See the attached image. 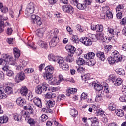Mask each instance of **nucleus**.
Listing matches in <instances>:
<instances>
[{
  "instance_id": "nucleus-25",
  "label": "nucleus",
  "mask_w": 126,
  "mask_h": 126,
  "mask_svg": "<svg viewBox=\"0 0 126 126\" xmlns=\"http://www.w3.org/2000/svg\"><path fill=\"white\" fill-rule=\"evenodd\" d=\"M16 104L18 105V106H19V107H23V106H24L25 102H24V100L20 97L17 99Z\"/></svg>"
},
{
  "instance_id": "nucleus-19",
  "label": "nucleus",
  "mask_w": 126,
  "mask_h": 126,
  "mask_svg": "<svg viewBox=\"0 0 126 126\" xmlns=\"http://www.w3.org/2000/svg\"><path fill=\"white\" fill-rule=\"evenodd\" d=\"M33 103L35 106L39 107V108H41V107H42V101L41 99L37 96L34 97Z\"/></svg>"
},
{
  "instance_id": "nucleus-61",
  "label": "nucleus",
  "mask_w": 126,
  "mask_h": 126,
  "mask_svg": "<svg viewBox=\"0 0 126 126\" xmlns=\"http://www.w3.org/2000/svg\"><path fill=\"white\" fill-rule=\"evenodd\" d=\"M85 69L84 68L82 67H79L77 69V71L79 73H83V72H84L85 71Z\"/></svg>"
},
{
  "instance_id": "nucleus-47",
  "label": "nucleus",
  "mask_w": 126,
  "mask_h": 126,
  "mask_svg": "<svg viewBox=\"0 0 126 126\" xmlns=\"http://www.w3.org/2000/svg\"><path fill=\"white\" fill-rule=\"evenodd\" d=\"M118 74H119V75H125V70H124V69L122 68H119L117 70V71Z\"/></svg>"
},
{
  "instance_id": "nucleus-55",
  "label": "nucleus",
  "mask_w": 126,
  "mask_h": 126,
  "mask_svg": "<svg viewBox=\"0 0 126 126\" xmlns=\"http://www.w3.org/2000/svg\"><path fill=\"white\" fill-rule=\"evenodd\" d=\"M89 76H90V75L89 74H86L85 75H84L83 76H81V77L83 80L86 81L89 79Z\"/></svg>"
},
{
  "instance_id": "nucleus-60",
  "label": "nucleus",
  "mask_w": 126,
  "mask_h": 126,
  "mask_svg": "<svg viewBox=\"0 0 126 126\" xmlns=\"http://www.w3.org/2000/svg\"><path fill=\"white\" fill-rule=\"evenodd\" d=\"M120 101L121 102H126V95H122L119 98Z\"/></svg>"
},
{
  "instance_id": "nucleus-64",
  "label": "nucleus",
  "mask_w": 126,
  "mask_h": 126,
  "mask_svg": "<svg viewBox=\"0 0 126 126\" xmlns=\"http://www.w3.org/2000/svg\"><path fill=\"white\" fill-rule=\"evenodd\" d=\"M116 9V11H121V9H124V5H123V4H119Z\"/></svg>"
},
{
  "instance_id": "nucleus-54",
  "label": "nucleus",
  "mask_w": 126,
  "mask_h": 126,
  "mask_svg": "<svg viewBox=\"0 0 126 126\" xmlns=\"http://www.w3.org/2000/svg\"><path fill=\"white\" fill-rule=\"evenodd\" d=\"M92 3V0H85V6L87 7L88 5H91Z\"/></svg>"
},
{
  "instance_id": "nucleus-48",
  "label": "nucleus",
  "mask_w": 126,
  "mask_h": 126,
  "mask_svg": "<svg viewBox=\"0 0 126 126\" xmlns=\"http://www.w3.org/2000/svg\"><path fill=\"white\" fill-rule=\"evenodd\" d=\"M102 94H98L96 95L95 100L96 102H100V101H102Z\"/></svg>"
},
{
  "instance_id": "nucleus-13",
  "label": "nucleus",
  "mask_w": 126,
  "mask_h": 126,
  "mask_svg": "<svg viewBox=\"0 0 126 126\" xmlns=\"http://www.w3.org/2000/svg\"><path fill=\"white\" fill-rule=\"evenodd\" d=\"M25 74L23 72H21L19 74H17V83H19V82H21V81H23L24 79H25Z\"/></svg>"
},
{
  "instance_id": "nucleus-49",
  "label": "nucleus",
  "mask_w": 126,
  "mask_h": 126,
  "mask_svg": "<svg viewBox=\"0 0 126 126\" xmlns=\"http://www.w3.org/2000/svg\"><path fill=\"white\" fill-rule=\"evenodd\" d=\"M76 30H77V31H78L80 33H82V32L84 31V30L83 29V27H81V26L79 25H77L76 26Z\"/></svg>"
},
{
  "instance_id": "nucleus-15",
  "label": "nucleus",
  "mask_w": 126,
  "mask_h": 126,
  "mask_svg": "<svg viewBox=\"0 0 126 126\" xmlns=\"http://www.w3.org/2000/svg\"><path fill=\"white\" fill-rule=\"evenodd\" d=\"M65 48L67 51H69L68 54L70 55H73V54H74V52L76 51V48L74 47L73 46L70 45L66 46Z\"/></svg>"
},
{
  "instance_id": "nucleus-62",
  "label": "nucleus",
  "mask_w": 126,
  "mask_h": 126,
  "mask_svg": "<svg viewBox=\"0 0 126 126\" xmlns=\"http://www.w3.org/2000/svg\"><path fill=\"white\" fill-rule=\"evenodd\" d=\"M88 95L86 94L85 93H83L81 96V100H85V99H87Z\"/></svg>"
},
{
  "instance_id": "nucleus-26",
  "label": "nucleus",
  "mask_w": 126,
  "mask_h": 126,
  "mask_svg": "<svg viewBox=\"0 0 126 126\" xmlns=\"http://www.w3.org/2000/svg\"><path fill=\"white\" fill-rule=\"evenodd\" d=\"M48 57L49 61L50 62H54L56 63L57 60H58V56H56L54 54H49Z\"/></svg>"
},
{
  "instance_id": "nucleus-21",
  "label": "nucleus",
  "mask_w": 126,
  "mask_h": 126,
  "mask_svg": "<svg viewBox=\"0 0 126 126\" xmlns=\"http://www.w3.org/2000/svg\"><path fill=\"white\" fill-rule=\"evenodd\" d=\"M77 92V89H75V88H70L69 89L66 90V95L69 97L70 96V94H74V93H76Z\"/></svg>"
},
{
  "instance_id": "nucleus-29",
  "label": "nucleus",
  "mask_w": 126,
  "mask_h": 126,
  "mask_svg": "<svg viewBox=\"0 0 126 126\" xmlns=\"http://www.w3.org/2000/svg\"><path fill=\"white\" fill-rule=\"evenodd\" d=\"M37 44L40 47H41V48H44V49H47V48H48V45L46 42L43 41V40H38Z\"/></svg>"
},
{
  "instance_id": "nucleus-11",
  "label": "nucleus",
  "mask_w": 126,
  "mask_h": 126,
  "mask_svg": "<svg viewBox=\"0 0 126 126\" xmlns=\"http://www.w3.org/2000/svg\"><path fill=\"white\" fill-rule=\"evenodd\" d=\"M59 37H58V36L54 35L49 43L50 46L51 47H56V46H57V44L59 43Z\"/></svg>"
},
{
  "instance_id": "nucleus-8",
  "label": "nucleus",
  "mask_w": 126,
  "mask_h": 126,
  "mask_svg": "<svg viewBox=\"0 0 126 126\" xmlns=\"http://www.w3.org/2000/svg\"><path fill=\"white\" fill-rule=\"evenodd\" d=\"M34 104H29V105L24 106V110H27V112L29 115H33V114H34Z\"/></svg>"
},
{
  "instance_id": "nucleus-4",
  "label": "nucleus",
  "mask_w": 126,
  "mask_h": 126,
  "mask_svg": "<svg viewBox=\"0 0 126 126\" xmlns=\"http://www.w3.org/2000/svg\"><path fill=\"white\" fill-rule=\"evenodd\" d=\"M43 78L45 80H47L51 85H56V84L58 83V82H57V79H56L53 75L46 76L45 77H43Z\"/></svg>"
},
{
  "instance_id": "nucleus-5",
  "label": "nucleus",
  "mask_w": 126,
  "mask_h": 126,
  "mask_svg": "<svg viewBox=\"0 0 126 126\" xmlns=\"http://www.w3.org/2000/svg\"><path fill=\"white\" fill-rule=\"evenodd\" d=\"M45 69L46 71L42 75L43 77L49 76V75H53V72H54V66L50 65L46 66Z\"/></svg>"
},
{
  "instance_id": "nucleus-36",
  "label": "nucleus",
  "mask_w": 126,
  "mask_h": 126,
  "mask_svg": "<svg viewBox=\"0 0 126 126\" xmlns=\"http://www.w3.org/2000/svg\"><path fill=\"white\" fill-rule=\"evenodd\" d=\"M70 115H72L73 118H75V117H77L78 112L74 109H71L70 111Z\"/></svg>"
},
{
  "instance_id": "nucleus-3",
  "label": "nucleus",
  "mask_w": 126,
  "mask_h": 126,
  "mask_svg": "<svg viewBox=\"0 0 126 126\" xmlns=\"http://www.w3.org/2000/svg\"><path fill=\"white\" fill-rule=\"evenodd\" d=\"M34 10H35L34 3H33V2H30L27 5L25 10V14H26L27 16H30L32 13H34Z\"/></svg>"
},
{
  "instance_id": "nucleus-16",
  "label": "nucleus",
  "mask_w": 126,
  "mask_h": 126,
  "mask_svg": "<svg viewBox=\"0 0 126 126\" xmlns=\"http://www.w3.org/2000/svg\"><path fill=\"white\" fill-rule=\"evenodd\" d=\"M95 56L97 58H98L101 61L104 62L105 60H106V56H105V54H104V52L101 51H97L95 53Z\"/></svg>"
},
{
  "instance_id": "nucleus-56",
  "label": "nucleus",
  "mask_w": 126,
  "mask_h": 126,
  "mask_svg": "<svg viewBox=\"0 0 126 126\" xmlns=\"http://www.w3.org/2000/svg\"><path fill=\"white\" fill-rule=\"evenodd\" d=\"M28 112H26L25 110H22L21 111V115L24 117V118H27L28 116Z\"/></svg>"
},
{
  "instance_id": "nucleus-34",
  "label": "nucleus",
  "mask_w": 126,
  "mask_h": 126,
  "mask_svg": "<svg viewBox=\"0 0 126 126\" xmlns=\"http://www.w3.org/2000/svg\"><path fill=\"white\" fill-rule=\"evenodd\" d=\"M64 99H65V96L64 94H59L57 97L56 102V103H60L62 100H64Z\"/></svg>"
},
{
  "instance_id": "nucleus-17",
  "label": "nucleus",
  "mask_w": 126,
  "mask_h": 126,
  "mask_svg": "<svg viewBox=\"0 0 126 126\" xmlns=\"http://www.w3.org/2000/svg\"><path fill=\"white\" fill-rule=\"evenodd\" d=\"M2 69L4 70V71H6L8 76H12L13 71L11 70H9V66L7 65H4V66L2 68Z\"/></svg>"
},
{
  "instance_id": "nucleus-12",
  "label": "nucleus",
  "mask_w": 126,
  "mask_h": 126,
  "mask_svg": "<svg viewBox=\"0 0 126 126\" xmlns=\"http://www.w3.org/2000/svg\"><path fill=\"white\" fill-rule=\"evenodd\" d=\"M17 64L18 65V69L19 70H22L23 69V66H26L27 65V62L25 61L20 60L17 61ZM23 65V66L21 65Z\"/></svg>"
},
{
  "instance_id": "nucleus-6",
  "label": "nucleus",
  "mask_w": 126,
  "mask_h": 126,
  "mask_svg": "<svg viewBox=\"0 0 126 126\" xmlns=\"http://www.w3.org/2000/svg\"><path fill=\"white\" fill-rule=\"evenodd\" d=\"M3 62H5V65H8V64L12 62L13 63V57L12 56L8 55V54H4L3 55Z\"/></svg>"
},
{
  "instance_id": "nucleus-43",
  "label": "nucleus",
  "mask_w": 126,
  "mask_h": 126,
  "mask_svg": "<svg viewBox=\"0 0 126 126\" xmlns=\"http://www.w3.org/2000/svg\"><path fill=\"white\" fill-rule=\"evenodd\" d=\"M12 93V88L10 87H6L5 89V93H7V94H11Z\"/></svg>"
},
{
  "instance_id": "nucleus-58",
  "label": "nucleus",
  "mask_w": 126,
  "mask_h": 126,
  "mask_svg": "<svg viewBox=\"0 0 126 126\" xmlns=\"http://www.w3.org/2000/svg\"><path fill=\"white\" fill-rule=\"evenodd\" d=\"M36 24L39 26L42 25V21H41V18L40 17L37 16V19L36 20Z\"/></svg>"
},
{
  "instance_id": "nucleus-35",
  "label": "nucleus",
  "mask_w": 126,
  "mask_h": 126,
  "mask_svg": "<svg viewBox=\"0 0 126 126\" xmlns=\"http://www.w3.org/2000/svg\"><path fill=\"white\" fill-rule=\"evenodd\" d=\"M56 63H58L60 65V66L62 65V64H63V63H64V60L63 57H60L58 56V59L56 60Z\"/></svg>"
},
{
  "instance_id": "nucleus-22",
  "label": "nucleus",
  "mask_w": 126,
  "mask_h": 126,
  "mask_svg": "<svg viewBox=\"0 0 126 126\" xmlns=\"http://www.w3.org/2000/svg\"><path fill=\"white\" fill-rule=\"evenodd\" d=\"M91 122L92 123V126H99V120L95 117H93L91 118Z\"/></svg>"
},
{
  "instance_id": "nucleus-41",
  "label": "nucleus",
  "mask_w": 126,
  "mask_h": 126,
  "mask_svg": "<svg viewBox=\"0 0 126 126\" xmlns=\"http://www.w3.org/2000/svg\"><path fill=\"white\" fill-rule=\"evenodd\" d=\"M27 96L28 97V100L29 101H32V100H34V96H33V94H32V92H29V93L27 94Z\"/></svg>"
},
{
  "instance_id": "nucleus-40",
  "label": "nucleus",
  "mask_w": 126,
  "mask_h": 126,
  "mask_svg": "<svg viewBox=\"0 0 126 126\" xmlns=\"http://www.w3.org/2000/svg\"><path fill=\"white\" fill-rule=\"evenodd\" d=\"M109 109L111 111H115V110H116V109H117V107L116 106V104H115V103H114L113 102L111 103L109 105Z\"/></svg>"
},
{
  "instance_id": "nucleus-9",
  "label": "nucleus",
  "mask_w": 126,
  "mask_h": 126,
  "mask_svg": "<svg viewBox=\"0 0 126 126\" xmlns=\"http://www.w3.org/2000/svg\"><path fill=\"white\" fill-rule=\"evenodd\" d=\"M91 29L93 31H95L96 30V32H102L103 30H104V27L102 25H92L91 27Z\"/></svg>"
},
{
  "instance_id": "nucleus-45",
  "label": "nucleus",
  "mask_w": 126,
  "mask_h": 126,
  "mask_svg": "<svg viewBox=\"0 0 126 126\" xmlns=\"http://www.w3.org/2000/svg\"><path fill=\"white\" fill-rule=\"evenodd\" d=\"M30 126H35V120L32 118H30L28 121Z\"/></svg>"
},
{
  "instance_id": "nucleus-59",
  "label": "nucleus",
  "mask_w": 126,
  "mask_h": 126,
  "mask_svg": "<svg viewBox=\"0 0 126 126\" xmlns=\"http://www.w3.org/2000/svg\"><path fill=\"white\" fill-rule=\"evenodd\" d=\"M112 48L113 46L112 45H106L105 46V51L108 53L109 51H111V50H112Z\"/></svg>"
},
{
  "instance_id": "nucleus-44",
  "label": "nucleus",
  "mask_w": 126,
  "mask_h": 126,
  "mask_svg": "<svg viewBox=\"0 0 126 126\" xmlns=\"http://www.w3.org/2000/svg\"><path fill=\"white\" fill-rule=\"evenodd\" d=\"M116 79H117V77L114 74H111L108 77V80H109V81L112 80L113 83L115 82Z\"/></svg>"
},
{
  "instance_id": "nucleus-37",
  "label": "nucleus",
  "mask_w": 126,
  "mask_h": 126,
  "mask_svg": "<svg viewBox=\"0 0 126 126\" xmlns=\"http://www.w3.org/2000/svg\"><path fill=\"white\" fill-rule=\"evenodd\" d=\"M97 40H103L104 39V33L102 32H100L96 34Z\"/></svg>"
},
{
  "instance_id": "nucleus-50",
  "label": "nucleus",
  "mask_w": 126,
  "mask_h": 126,
  "mask_svg": "<svg viewBox=\"0 0 126 126\" xmlns=\"http://www.w3.org/2000/svg\"><path fill=\"white\" fill-rule=\"evenodd\" d=\"M7 97V95L3 93H2V91L0 90V99H5Z\"/></svg>"
},
{
  "instance_id": "nucleus-38",
  "label": "nucleus",
  "mask_w": 126,
  "mask_h": 126,
  "mask_svg": "<svg viewBox=\"0 0 126 126\" xmlns=\"http://www.w3.org/2000/svg\"><path fill=\"white\" fill-rule=\"evenodd\" d=\"M107 61L109 64H114L115 63H117V60H115L114 58H112V56L107 59Z\"/></svg>"
},
{
  "instance_id": "nucleus-30",
  "label": "nucleus",
  "mask_w": 126,
  "mask_h": 126,
  "mask_svg": "<svg viewBox=\"0 0 126 126\" xmlns=\"http://www.w3.org/2000/svg\"><path fill=\"white\" fill-rule=\"evenodd\" d=\"M76 63H77L78 65H82L85 63V61L81 58H77L76 60Z\"/></svg>"
},
{
  "instance_id": "nucleus-42",
  "label": "nucleus",
  "mask_w": 126,
  "mask_h": 126,
  "mask_svg": "<svg viewBox=\"0 0 126 126\" xmlns=\"http://www.w3.org/2000/svg\"><path fill=\"white\" fill-rule=\"evenodd\" d=\"M60 31L58 29H54L51 31V36H57Z\"/></svg>"
},
{
  "instance_id": "nucleus-10",
  "label": "nucleus",
  "mask_w": 126,
  "mask_h": 126,
  "mask_svg": "<svg viewBox=\"0 0 126 126\" xmlns=\"http://www.w3.org/2000/svg\"><path fill=\"white\" fill-rule=\"evenodd\" d=\"M80 41L85 46H91L92 45V41L87 37H81Z\"/></svg>"
},
{
  "instance_id": "nucleus-57",
  "label": "nucleus",
  "mask_w": 126,
  "mask_h": 126,
  "mask_svg": "<svg viewBox=\"0 0 126 126\" xmlns=\"http://www.w3.org/2000/svg\"><path fill=\"white\" fill-rule=\"evenodd\" d=\"M31 18L32 21V23H35L37 20V16H36V15H32Z\"/></svg>"
},
{
  "instance_id": "nucleus-32",
  "label": "nucleus",
  "mask_w": 126,
  "mask_h": 126,
  "mask_svg": "<svg viewBox=\"0 0 126 126\" xmlns=\"http://www.w3.org/2000/svg\"><path fill=\"white\" fill-rule=\"evenodd\" d=\"M114 83L115 86H120V85H121L122 83H123V80L121 78H116Z\"/></svg>"
},
{
  "instance_id": "nucleus-23",
  "label": "nucleus",
  "mask_w": 126,
  "mask_h": 126,
  "mask_svg": "<svg viewBox=\"0 0 126 126\" xmlns=\"http://www.w3.org/2000/svg\"><path fill=\"white\" fill-rule=\"evenodd\" d=\"M85 58L87 60H91L95 58V53L93 52H89V53L85 55Z\"/></svg>"
},
{
  "instance_id": "nucleus-24",
  "label": "nucleus",
  "mask_w": 126,
  "mask_h": 126,
  "mask_svg": "<svg viewBox=\"0 0 126 126\" xmlns=\"http://www.w3.org/2000/svg\"><path fill=\"white\" fill-rule=\"evenodd\" d=\"M93 85L94 86V88L96 91H101L103 89V86L98 83H94Z\"/></svg>"
},
{
  "instance_id": "nucleus-18",
  "label": "nucleus",
  "mask_w": 126,
  "mask_h": 126,
  "mask_svg": "<svg viewBox=\"0 0 126 126\" xmlns=\"http://www.w3.org/2000/svg\"><path fill=\"white\" fill-rule=\"evenodd\" d=\"M62 9L64 12H67L68 13L72 11L73 8L70 5H66L62 6Z\"/></svg>"
},
{
  "instance_id": "nucleus-63",
  "label": "nucleus",
  "mask_w": 126,
  "mask_h": 126,
  "mask_svg": "<svg viewBox=\"0 0 126 126\" xmlns=\"http://www.w3.org/2000/svg\"><path fill=\"white\" fill-rule=\"evenodd\" d=\"M34 71V69L33 68H27L25 70V73H32Z\"/></svg>"
},
{
  "instance_id": "nucleus-7",
  "label": "nucleus",
  "mask_w": 126,
  "mask_h": 126,
  "mask_svg": "<svg viewBox=\"0 0 126 126\" xmlns=\"http://www.w3.org/2000/svg\"><path fill=\"white\" fill-rule=\"evenodd\" d=\"M111 57L116 61V63H119V62L122 61V56L120 55V53L117 50H115L112 53Z\"/></svg>"
},
{
  "instance_id": "nucleus-51",
  "label": "nucleus",
  "mask_w": 126,
  "mask_h": 126,
  "mask_svg": "<svg viewBox=\"0 0 126 126\" xmlns=\"http://www.w3.org/2000/svg\"><path fill=\"white\" fill-rule=\"evenodd\" d=\"M72 41L74 42V43H78L79 39H78V36L76 35H73L72 36Z\"/></svg>"
},
{
  "instance_id": "nucleus-52",
  "label": "nucleus",
  "mask_w": 126,
  "mask_h": 126,
  "mask_svg": "<svg viewBox=\"0 0 126 126\" xmlns=\"http://www.w3.org/2000/svg\"><path fill=\"white\" fill-rule=\"evenodd\" d=\"M108 34H109L110 36H114V35H115V31H114V29H113L108 28Z\"/></svg>"
},
{
  "instance_id": "nucleus-39",
  "label": "nucleus",
  "mask_w": 126,
  "mask_h": 126,
  "mask_svg": "<svg viewBox=\"0 0 126 126\" xmlns=\"http://www.w3.org/2000/svg\"><path fill=\"white\" fill-rule=\"evenodd\" d=\"M76 6L78 9H80L81 10H83V9H85L86 8L85 4L78 3L77 4Z\"/></svg>"
},
{
  "instance_id": "nucleus-2",
  "label": "nucleus",
  "mask_w": 126,
  "mask_h": 126,
  "mask_svg": "<svg viewBox=\"0 0 126 126\" xmlns=\"http://www.w3.org/2000/svg\"><path fill=\"white\" fill-rule=\"evenodd\" d=\"M49 85L46 83L41 84L35 88V93L36 94H42L47 91Z\"/></svg>"
},
{
  "instance_id": "nucleus-20",
  "label": "nucleus",
  "mask_w": 126,
  "mask_h": 126,
  "mask_svg": "<svg viewBox=\"0 0 126 126\" xmlns=\"http://www.w3.org/2000/svg\"><path fill=\"white\" fill-rule=\"evenodd\" d=\"M20 91L22 96H27V94L29 93L28 89H27V87L25 86L22 87Z\"/></svg>"
},
{
  "instance_id": "nucleus-14",
  "label": "nucleus",
  "mask_w": 126,
  "mask_h": 126,
  "mask_svg": "<svg viewBox=\"0 0 126 126\" xmlns=\"http://www.w3.org/2000/svg\"><path fill=\"white\" fill-rule=\"evenodd\" d=\"M46 31V28H42L41 29H38L36 32V34L37 36L39 37V38H42L44 36V33Z\"/></svg>"
},
{
  "instance_id": "nucleus-28",
  "label": "nucleus",
  "mask_w": 126,
  "mask_h": 126,
  "mask_svg": "<svg viewBox=\"0 0 126 126\" xmlns=\"http://www.w3.org/2000/svg\"><path fill=\"white\" fill-rule=\"evenodd\" d=\"M67 63H72L73 62V54H69L68 53V56L65 59Z\"/></svg>"
},
{
  "instance_id": "nucleus-46",
  "label": "nucleus",
  "mask_w": 126,
  "mask_h": 126,
  "mask_svg": "<svg viewBox=\"0 0 126 126\" xmlns=\"http://www.w3.org/2000/svg\"><path fill=\"white\" fill-rule=\"evenodd\" d=\"M60 66L62 67V69H63V70H67L68 69V64L65 63L61 64Z\"/></svg>"
},
{
  "instance_id": "nucleus-1",
  "label": "nucleus",
  "mask_w": 126,
  "mask_h": 126,
  "mask_svg": "<svg viewBox=\"0 0 126 126\" xmlns=\"http://www.w3.org/2000/svg\"><path fill=\"white\" fill-rule=\"evenodd\" d=\"M8 20V18L7 17L0 15V33L3 32L4 30V26H9L10 25V24L6 21Z\"/></svg>"
},
{
  "instance_id": "nucleus-53",
  "label": "nucleus",
  "mask_w": 126,
  "mask_h": 126,
  "mask_svg": "<svg viewBox=\"0 0 126 126\" xmlns=\"http://www.w3.org/2000/svg\"><path fill=\"white\" fill-rule=\"evenodd\" d=\"M106 14L108 18H113V14L112 13V12L110 11V10L106 11Z\"/></svg>"
},
{
  "instance_id": "nucleus-27",
  "label": "nucleus",
  "mask_w": 126,
  "mask_h": 126,
  "mask_svg": "<svg viewBox=\"0 0 126 126\" xmlns=\"http://www.w3.org/2000/svg\"><path fill=\"white\" fill-rule=\"evenodd\" d=\"M8 122V117L6 116L0 117V124H6Z\"/></svg>"
},
{
  "instance_id": "nucleus-31",
  "label": "nucleus",
  "mask_w": 126,
  "mask_h": 126,
  "mask_svg": "<svg viewBox=\"0 0 126 126\" xmlns=\"http://www.w3.org/2000/svg\"><path fill=\"white\" fill-rule=\"evenodd\" d=\"M115 113L117 116L120 117V118H122V117L125 116V112H124V110L122 109H117L115 111Z\"/></svg>"
},
{
  "instance_id": "nucleus-33",
  "label": "nucleus",
  "mask_w": 126,
  "mask_h": 126,
  "mask_svg": "<svg viewBox=\"0 0 126 126\" xmlns=\"http://www.w3.org/2000/svg\"><path fill=\"white\" fill-rule=\"evenodd\" d=\"M46 104L49 106V108H53V107H55L56 102L54 100L50 99L47 102Z\"/></svg>"
}]
</instances>
